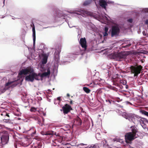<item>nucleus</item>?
I'll return each mask as SVG.
<instances>
[{
  "label": "nucleus",
  "mask_w": 148,
  "mask_h": 148,
  "mask_svg": "<svg viewBox=\"0 0 148 148\" xmlns=\"http://www.w3.org/2000/svg\"><path fill=\"white\" fill-rule=\"evenodd\" d=\"M47 71V72H45L41 74L40 73L37 74L34 72V70L32 67L29 66L25 69H22L19 72V75H26L30 74L29 75L25 77V79L26 80L33 82L34 79L36 80H39L40 76L41 78H42L44 77L49 75L51 74L49 69L48 68Z\"/></svg>",
  "instance_id": "nucleus-1"
},
{
  "label": "nucleus",
  "mask_w": 148,
  "mask_h": 148,
  "mask_svg": "<svg viewBox=\"0 0 148 148\" xmlns=\"http://www.w3.org/2000/svg\"><path fill=\"white\" fill-rule=\"evenodd\" d=\"M54 48H50L49 51L45 47L44 43H41L36 49V56H59L62 49V45L60 43H57L54 45Z\"/></svg>",
  "instance_id": "nucleus-2"
},
{
  "label": "nucleus",
  "mask_w": 148,
  "mask_h": 148,
  "mask_svg": "<svg viewBox=\"0 0 148 148\" xmlns=\"http://www.w3.org/2000/svg\"><path fill=\"white\" fill-rule=\"evenodd\" d=\"M53 12L54 15L55 16V20L56 22H60V23L62 24L66 21L70 27H70L69 23V21L65 16V14L61 10L57 8H55L53 10Z\"/></svg>",
  "instance_id": "nucleus-3"
},
{
  "label": "nucleus",
  "mask_w": 148,
  "mask_h": 148,
  "mask_svg": "<svg viewBox=\"0 0 148 148\" xmlns=\"http://www.w3.org/2000/svg\"><path fill=\"white\" fill-rule=\"evenodd\" d=\"M121 27L116 25L112 26L108 31L109 35L112 37H116L119 36Z\"/></svg>",
  "instance_id": "nucleus-4"
},
{
  "label": "nucleus",
  "mask_w": 148,
  "mask_h": 148,
  "mask_svg": "<svg viewBox=\"0 0 148 148\" xmlns=\"http://www.w3.org/2000/svg\"><path fill=\"white\" fill-rule=\"evenodd\" d=\"M75 11V12H73L72 13L76 14L77 15H80L84 17H86V14H87L96 19H97V16L95 14L90 12L88 11L83 10L80 9H78L76 10Z\"/></svg>",
  "instance_id": "nucleus-5"
},
{
  "label": "nucleus",
  "mask_w": 148,
  "mask_h": 148,
  "mask_svg": "<svg viewBox=\"0 0 148 148\" xmlns=\"http://www.w3.org/2000/svg\"><path fill=\"white\" fill-rule=\"evenodd\" d=\"M142 68V66L137 64L134 66H131L130 67L131 73L134 74L135 76H137L140 73Z\"/></svg>",
  "instance_id": "nucleus-6"
},
{
  "label": "nucleus",
  "mask_w": 148,
  "mask_h": 148,
  "mask_svg": "<svg viewBox=\"0 0 148 148\" xmlns=\"http://www.w3.org/2000/svg\"><path fill=\"white\" fill-rule=\"evenodd\" d=\"M9 135L7 132H5L1 135L0 140V146H2L7 144L9 141Z\"/></svg>",
  "instance_id": "nucleus-7"
},
{
  "label": "nucleus",
  "mask_w": 148,
  "mask_h": 148,
  "mask_svg": "<svg viewBox=\"0 0 148 148\" xmlns=\"http://www.w3.org/2000/svg\"><path fill=\"white\" fill-rule=\"evenodd\" d=\"M125 137L126 143L131 144L132 141L136 138L137 137L135 136L131 133L129 132L125 134Z\"/></svg>",
  "instance_id": "nucleus-8"
},
{
  "label": "nucleus",
  "mask_w": 148,
  "mask_h": 148,
  "mask_svg": "<svg viewBox=\"0 0 148 148\" xmlns=\"http://www.w3.org/2000/svg\"><path fill=\"white\" fill-rule=\"evenodd\" d=\"M116 76L115 77L112 78L113 85L118 87L121 89H122L123 88V86L120 84L121 79L119 77V75L118 74H117L116 75Z\"/></svg>",
  "instance_id": "nucleus-9"
},
{
  "label": "nucleus",
  "mask_w": 148,
  "mask_h": 148,
  "mask_svg": "<svg viewBox=\"0 0 148 148\" xmlns=\"http://www.w3.org/2000/svg\"><path fill=\"white\" fill-rule=\"evenodd\" d=\"M113 3V1H107L106 0H99L98 3L99 5L106 10L107 5Z\"/></svg>",
  "instance_id": "nucleus-10"
},
{
  "label": "nucleus",
  "mask_w": 148,
  "mask_h": 148,
  "mask_svg": "<svg viewBox=\"0 0 148 148\" xmlns=\"http://www.w3.org/2000/svg\"><path fill=\"white\" fill-rule=\"evenodd\" d=\"M32 25L33 26L32 27V37L33 40V47L32 48L34 50H35V46L36 43V31L35 27L34 22L33 21L32 22Z\"/></svg>",
  "instance_id": "nucleus-11"
},
{
  "label": "nucleus",
  "mask_w": 148,
  "mask_h": 148,
  "mask_svg": "<svg viewBox=\"0 0 148 148\" xmlns=\"http://www.w3.org/2000/svg\"><path fill=\"white\" fill-rule=\"evenodd\" d=\"M103 89L99 88L97 89L95 93L96 94V97L98 99H102V98L105 97V95L103 91Z\"/></svg>",
  "instance_id": "nucleus-12"
},
{
  "label": "nucleus",
  "mask_w": 148,
  "mask_h": 148,
  "mask_svg": "<svg viewBox=\"0 0 148 148\" xmlns=\"http://www.w3.org/2000/svg\"><path fill=\"white\" fill-rule=\"evenodd\" d=\"M62 109L64 114H68L71 110H73L71 106L67 104H65L62 107Z\"/></svg>",
  "instance_id": "nucleus-13"
},
{
  "label": "nucleus",
  "mask_w": 148,
  "mask_h": 148,
  "mask_svg": "<svg viewBox=\"0 0 148 148\" xmlns=\"http://www.w3.org/2000/svg\"><path fill=\"white\" fill-rule=\"evenodd\" d=\"M79 42L80 45L83 48H84L85 49L87 48V45L85 38H81L80 40L79 41Z\"/></svg>",
  "instance_id": "nucleus-14"
},
{
  "label": "nucleus",
  "mask_w": 148,
  "mask_h": 148,
  "mask_svg": "<svg viewBox=\"0 0 148 148\" xmlns=\"http://www.w3.org/2000/svg\"><path fill=\"white\" fill-rule=\"evenodd\" d=\"M1 116H3L2 119L3 120H10V116L8 113H7L6 112H3L1 114Z\"/></svg>",
  "instance_id": "nucleus-15"
},
{
  "label": "nucleus",
  "mask_w": 148,
  "mask_h": 148,
  "mask_svg": "<svg viewBox=\"0 0 148 148\" xmlns=\"http://www.w3.org/2000/svg\"><path fill=\"white\" fill-rule=\"evenodd\" d=\"M132 132H130L135 136H136L137 133L138 132V129L137 127L134 126H131V127Z\"/></svg>",
  "instance_id": "nucleus-16"
},
{
  "label": "nucleus",
  "mask_w": 148,
  "mask_h": 148,
  "mask_svg": "<svg viewBox=\"0 0 148 148\" xmlns=\"http://www.w3.org/2000/svg\"><path fill=\"white\" fill-rule=\"evenodd\" d=\"M126 56H111V58H113L115 60L121 61L123 59L126 58Z\"/></svg>",
  "instance_id": "nucleus-17"
},
{
  "label": "nucleus",
  "mask_w": 148,
  "mask_h": 148,
  "mask_svg": "<svg viewBox=\"0 0 148 148\" xmlns=\"http://www.w3.org/2000/svg\"><path fill=\"white\" fill-rule=\"evenodd\" d=\"M82 121L81 119L79 117H77L73 120V124L77 125L79 126L81 125Z\"/></svg>",
  "instance_id": "nucleus-18"
},
{
  "label": "nucleus",
  "mask_w": 148,
  "mask_h": 148,
  "mask_svg": "<svg viewBox=\"0 0 148 148\" xmlns=\"http://www.w3.org/2000/svg\"><path fill=\"white\" fill-rule=\"evenodd\" d=\"M14 81L8 82L5 84V87H8V88L10 87L12 88L14 87L17 85V84H14Z\"/></svg>",
  "instance_id": "nucleus-19"
},
{
  "label": "nucleus",
  "mask_w": 148,
  "mask_h": 148,
  "mask_svg": "<svg viewBox=\"0 0 148 148\" xmlns=\"http://www.w3.org/2000/svg\"><path fill=\"white\" fill-rule=\"evenodd\" d=\"M125 118L128 119L130 122L132 120V119L135 116L134 114H126L125 115Z\"/></svg>",
  "instance_id": "nucleus-20"
},
{
  "label": "nucleus",
  "mask_w": 148,
  "mask_h": 148,
  "mask_svg": "<svg viewBox=\"0 0 148 148\" xmlns=\"http://www.w3.org/2000/svg\"><path fill=\"white\" fill-rule=\"evenodd\" d=\"M97 0H86L83 3L82 5L84 6H87L89 5L91 3L92 1H94L96 5V1Z\"/></svg>",
  "instance_id": "nucleus-21"
},
{
  "label": "nucleus",
  "mask_w": 148,
  "mask_h": 148,
  "mask_svg": "<svg viewBox=\"0 0 148 148\" xmlns=\"http://www.w3.org/2000/svg\"><path fill=\"white\" fill-rule=\"evenodd\" d=\"M41 134L42 135H49L51 136L54 134L53 132V131H48L46 132H42Z\"/></svg>",
  "instance_id": "nucleus-22"
},
{
  "label": "nucleus",
  "mask_w": 148,
  "mask_h": 148,
  "mask_svg": "<svg viewBox=\"0 0 148 148\" xmlns=\"http://www.w3.org/2000/svg\"><path fill=\"white\" fill-rule=\"evenodd\" d=\"M140 123V124L142 125H145L148 122L147 120L145 119L142 118L139 120Z\"/></svg>",
  "instance_id": "nucleus-23"
},
{
  "label": "nucleus",
  "mask_w": 148,
  "mask_h": 148,
  "mask_svg": "<svg viewBox=\"0 0 148 148\" xmlns=\"http://www.w3.org/2000/svg\"><path fill=\"white\" fill-rule=\"evenodd\" d=\"M48 56H44V57L42 60V63L43 64H46L47 62V60Z\"/></svg>",
  "instance_id": "nucleus-24"
},
{
  "label": "nucleus",
  "mask_w": 148,
  "mask_h": 148,
  "mask_svg": "<svg viewBox=\"0 0 148 148\" xmlns=\"http://www.w3.org/2000/svg\"><path fill=\"white\" fill-rule=\"evenodd\" d=\"M140 11L142 13L148 12V8H144L140 9Z\"/></svg>",
  "instance_id": "nucleus-25"
},
{
  "label": "nucleus",
  "mask_w": 148,
  "mask_h": 148,
  "mask_svg": "<svg viewBox=\"0 0 148 148\" xmlns=\"http://www.w3.org/2000/svg\"><path fill=\"white\" fill-rule=\"evenodd\" d=\"M140 113L143 114L148 117V112H147L144 110H140Z\"/></svg>",
  "instance_id": "nucleus-26"
},
{
  "label": "nucleus",
  "mask_w": 148,
  "mask_h": 148,
  "mask_svg": "<svg viewBox=\"0 0 148 148\" xmlns=\"http://www.w3.org/2000/svg\"><path fill=\"white\" fill-rule=\"evenodd\" d=\"M83 90L86 93H89L90 91V90L88 88L84 87L83 88Z\"/></svg>",
  "instance_id": "nucleus-27"
},
{
  "label": "nucleus",
  "mask_w": 148,
  "mask_h": 148,
  "mask_svg": "<svg viewBox=\"0 0 148 148\" xmlns=\"http://www.w3.org/2000/svg\"><path fill=\"white\" fill-rule=\"evenodd\" d=\"M102 33H103V38H104V40L103 41V42L104 41V40L106 41V39L105 38V37L107 36L108 35V34H108V32H103Z\"/></svg>",
  "instance_id": "nucleus-28"
},
{
  "label": "nucleus",
  "mask_w": 148,
  "mask_h": 148,
  "mask_svg": "<svg viewBox=\"0 0 148 148\" xmlns=\"http://www.w3.org/2000/svg\"><path fill=\"white\" fill-rule=\"evenodd\" d=\"M127 21L129 23H132L133 21V19L132 18H130L127 19Z\"/></svg>",
  "instance_id": "nucleus-29"
},
{
  "label": "nucleus",
  "mask_w": 148,
  "mask_h": 148,
  "mask_svg": "<svg viewBox=\"0 0 148 148\" xmlns=\"http://www.w3.org/2000/svg\"><path fill=\"white\" fill-rule=\"evenodd\" d=\"M132 14L134 13V15L136 17H137L139 15V13L136 12L135 11H133L131 12Z\"/></svg>",
  "instance_id": "nucleus-30"
},
{
  "label": "nucleus",
  "mask_w": 148,
  "mask_h": 148,
  "mask_svg": "<svg viewBox=\"0 0 148 148\" xmlns=\"http://www.w3.org/2000/svg\"><path fill=\"white\" fill-rule=\"evenodd\" d=\"M126 84V81L124 80H121V81H120V84L121 85V84H122L125 85Z\"/></svg>",
  "instance_id": "nucleus-31"
},
{
  "label": "nucleus",
  "mask_w": 148,
  "mask_h": 148,
  "mask_svg": "<svg viewBox=\"0 0 148 148\" xmlns=\"http://www.w3.org/2000/svg\"><path fill=\"white\" fill-rule=\"evenodd\" d=\"M143 35L144 36H145L147 37H148V34L147 33V32L145 30H143L142 32Z\"/></svg>",
  "instance_id": "nucleus-32"
},
{
  "label": "nucleus",
  "mask_w": 148,
  "mask_h": 148,
  "mask_svg": "<svg viewBox=\"0 0 148 148\" xmlns=\"http://www.w3.org/2000/svg\"><path fill=\"white\" fill-rule=\"evenodd\" d=\"M36 108L34 107H31L30 109V111L31 112H35L36 111Z\"/></svg>",
  "instance_id": "nucleus-33"
},
{
  "label": "nucleus",
  "mask_w": 148,
  "mask_h": 148,
  "mask_svg": "<svg viewBox=\"0 0 148 148\" xmlns=\"http://www.w3.org/2000/svg\"><path fill=\"white\" fill-rule=\"evenodd\" d=\"M108 27L107 26H105L104 27V30L105 32H108Z\"/></svg>",
  "instance_id": "nucleus-34"
},
{
  "label": "nucleus",
  "mask_w": 148,
  "mask_h": 148,
  "mask_svg": "<svg viewBox=\"0 0 148 148\" xmlns=\"http://www.w3.org/2000/svg\"><path fill=\"white\" fill-rule=\"evenodd\" d=\"M144 23L145 25H147L148 27V19H146L144 21Z\"/></svg>",
  "instance_id": "nucleus-35"
},
{
  "label": "nucleus",
  "mask_w": 148,
  "mask_h": 148,
  "mask_svg": "<svg viewBox=\"0 0 148 148\" xmlns=\"http://www.w3.org/2000/svg\"><path fill=\"white\" fill-rule=\"evenodd\" d=\"M136 117L135 116L133 118V119H132V120L131 122H133L134 123V122L136 121Z\"/></svg>",
  "instance_id": "nucleus-36"
},
{
  "label": "nucleus",
  "mask_w": 148,
  "mask_h": 148,
  "mask_svg": "<svg viewBox=\"0 0 148 148\" xmlns=\"http://www.w3.org/2000/svg\"><path fill=\"white\" fill-rule=\"evenodd\" d=\"M89 146L88 147L89 148H96V146L95 145H92L90 146Z\"/></svg>",
  "instance_id": "nucleus-37"
},
{
  "label": "nucleus",
  "mask_w": 148,
  "mask_h": 148,
  "mask_svg": "<svg viewBox=\"0 0 148 148\" xmlns=\"http://www.w3.org/2000/svg\"><path fill=\"white\" fill-rule=\"evenodd\" d=\"M25 35H22V40L23 41V42L24 43L25 42Z\"/></svg>",
  "instance_id": "nucleus-38"
},
{
  "label": "nucleus",
  "mask_w": 148,
  "mask_h": 148,
  "mask_svg": "<svg viewBox=\"0 0 148 148\" xmlns=\"http://www.w3.org/2000/svg\"><path fill=\"white\" fill-rule=\"evenodd\" d=\"M68 119H72V117L70 115H68Z\"/></svg>",
  "instance_id": "nucleus-39"
},
{
  "label": "nucleus",
  "mask_w": 148,
  "mask_h": 148,
  "mask_svg": "<svg viewBox=\"0 0 148 148\" xmlns=\"http://www.w3.org/2000/svg\"><path fill=\"white\" fill-rule=\"evenodd\" d=\"M103 143L104 144V145L105 144H106V140H103V141L102 142H101V143Z\"/></svg>",
  "instance_id": "nucleus-40"
},
{
  "label": "nucleus",
  "mask_w": 148,
  "mask_h": 148,
  "mask_svg": "<svg viewBox=\"0 0 148 148\" xmlns=\"http://www.w3.org/2000/svg\"><path fill=\"white\" fill-rule=\"evenodd\" d=\"M78 35L77 36V37H79V38L80 36V34L79 33V32H78Z\"/></svg>",
  "instance_id": "nucleus-41"
},
{
  "label": "nucleus",
  "mask_w": 148,
  "mask_h": 148,
  "mask_svg": "<svg viewBox=\"0 0 148 148\" xmlns=\"http://www.w3.org/2000/svg\"><path fill=\"white\" fill-rule=\"evenodd\" d=\"M106 19L107 21H108L109 20V19L106 16H104Z\"/></svg>",
  "instance_id": "nucleus-42"
},
{
  "label": "nucleus",
  "mask_w": 148,
  "mask_h": 148,
  "mask_svg": "<svg viewBox=\"0 0 148 148\" xmlns=\"http://www.w3.org/2000/svg\"><path fill=\"white\" fill-rule=\"evenodd\" d=\"M60 99H61V98L60 97H58L57 98V100L59 101H60Z\"/></svg>",
  "instance_id": "nucleus-43"
},
{
  "label": "nucleus",
  "mask_w": 148,
  "mask_h": 148,
  "mask_svg": "<svg viewBox=\"0 0 148 148\" xmlns=\"http://www.w3.org/2000/svg\"><path fill=\"white\" fill-rule=\"evenodd\" d=\"M145 18H148V16L147 15H145L143 17V19Z\"/></svg>",
  "instance_id": "nucleus-44"
},
{
  "label": "nucleus",
  "mask_w": 148,
  "mask_h": 148,
  "mask_svg": "<svg viewBox=\"0 0 148 148\" xmlns=\"http://www.w3.org/2000/svg\"><path fill=\"white\" fill-rule=\"evenodd\" d=\"M79 145H82V146L84 145H86V144H84L82 143H80Z\"/></svg>",
  "instance_id": "nucleus-45"
},
{
  "label": "nucleus",
  "mask_w": 148,
  "mask_h": 148,
  "mask_svg": "<svg viewBox=\"0 0 148 148\" xmlns=\"http://www.w3.org/2000/svg\"><path fill=\"white\" fill-rule=\"evenodd\" d=\"M143 53L147 55V54H148V51H147L145 52H144V53Z\"/></svg>",
  "instance_id": "nucleus-46"
},
{
  "label": "nucleus",
  "mask_w": 148,
  "mask_h": 148,
  "mask_svg": "<svg viewBox=\"0 0 148 148\" xmlns=\"http://www.w3.org/2000/svg\"><path fill=\"white\" fill-rule=\"evenodd\" d=\"M39 24L41 26H43V24H42V22H40V23H39Z\"/></svg>",
  "instance_id": "nucleus-47"
},
{
  "label": "nucleus",
  "mask_w": 148,
  "mask_h": 148,
  "mask_svg": "<svg viewBox=\"0 0 148 148\" xmlns=\"http://www.w3.org/2000/svg\"><path fill=\"white\" fill-rule=\"evenodd\" d=\"M67 95V97H69L70 96V94H69V93H67V95Z\"/></svg>",
  "instance_id": "nucleus-48"
},
{
  "label": "nucleus",
  "mask_w": 148,
  "mask_h": 148,
  "mask_svg": "<svg viewBox=\"0 0 148 148\" xmlns=\"http://www.w3.org/2000/svg\"><path fill=\"white\" fill-rule=\"evenodd\" d=\"M49 27H43V29H46V28H47Z\"/></svg>",
  "instance_id": "nucleus-49"
},
{
  "label": "nucleus",
  "mask_w": 148,
  "mask_h": 148,
  "mask_svg": "<svg viewBox=\"0 0 148 148\" xmlns=\"http://www.w3.org/2000/svg\"><path fill=\"white\" fill-rule=\"evenodd\" d=\"M5 0H3V4H4V5H3V6H4V5H5Z\"/></svg>",
  "instance_id": "nucleus-50"
},
{
  "label": "nucleus",
  "mask_w": 148,
  "mask_h": 148,
  "mask_svg": "<svg viewBox=\"0 0 148 148\" xmlns=\"http://www.w3.org/2000/svg\"><path fill=\"white\" fill-rule=\"evenodd\" d=\"M70 104H73V102L72 100H71L70 101Z\"/></svg>",
  "instance_id": "nucleus-51"
},
{
  "label": "nucleus",
  "mask_w": 148,
  "mask_h": 148,
  "mask_svg": "<svg viewBox=\"0 0 148 148\" xmlns=\"http://www.w3.org/2000/svg\"><path fill=\"white\" fill-rule=\"evenodd\" d=\"M108 56H116V55H112V54H109V55Z\"/></svg>",
  "instance_id": "nucleus-52"
},
{
  "label": "nucleus",
  "mask_w": 148,
  "mask_h": 148,
  "mask_svg": "<svg viewBox=\"0 0 148 148\" xmlns=\"http://www.w3.org/2000/svg\"><path fill=\"white\" fill-rule=\"evenodd\" d=\"M36 132V131H35V132H34L33 133V134H35Z\"/></svg>",
  "instance_id": "nucleus-53"
},
{
  "label": "nucleus",
  "mask_w": 148,
  "mask_h": 148,
  "mask_svg": "<svg viewBox=\"0 0 148 148\" xmlns=\"http://www.w3.org/2000/svg\"><path fill=\"white\" fill-rule=\"evenodd\" d=\"M141 61L142 62V63H143V62H144L143 60H141Z\"/></svg>",
  "instance_id": "nucleus-54"
},
{
  "label": "nucleus",
  "mask_w": 148,
  "mask_h": 148,
  "mask_svg": "<svg viewBox=\"0 0 148 148\" xmlns=\"http://www.w3.org/2000/svg\"><path fill=\"white\" fill-rule=\"evenodd\" d=\"M122 56H128V55H122Z\"/></svg>",
  "instance_id": "nucleus-55"
},
{
  "label": "nucleus",
  "mask_w": 148,
  "mask_h": 148,
  "mask_svg": "<svg viewBox=\"0 0 148 148\" xmlns=\"http://www.w3.org/2000/svg\"><path fill=\"white\" fill-rule=\"evenodd\" d=\"M98 134H98V133H97V134H96V136H97V135Z\"/></svg>",
  "instance_id": "nucleus-56"
},
{
  "label": "nucleus",
  "mask_w": 148,
  "mask_h": 148,
  "mask_svg": "<svg viewBox=\"0 0 148 148\" xmlns=\"http://www.w3.org/2000/svg\"><path fill=\"white\" fill-rule=\"evenodd\" d=\"M143 58H146V57L145 56H144Z\"/></svg>",
  "instance_id": "nucleus-57"
},
{
  "label": "nucleus",
  "mask_w": 148,
  "mask_h": 148,
  "mask_svg": "<svg viewBox=\"0 0 148 148\" xmlns=\"http://www.w3.org/2000/svg\"><path fill=\"white\" fill-rule=\"evenodd\" d=\"M80 33H81V30H80Z\"/></svg>",
  "instance_id": "nucleus-58"
},
{
  "label": "nucleus",
  "mask_w": 148,
  "mask_h": 148,
  "mask_svg": "<svg viewBox=\"0 0 148 148\" xmlns=\"http://www.w3.org/2000/svg\"><path fill=\"white\" fill-rule=\"evenodd\" d=\"M30 56H32V54H31Z\"/></svg>",
  "instance_id": "nucleus-59"
},
{
  "label": "nucleus",
  "mask_w": 148,
  "mask_h": 148,
  "mask_svg": "<svg viewBox=\"0 0 148 148\" xmlns=\"http://www.w3.org/2000/svg\"><path fill=\"white\" fill-rule=\"evenodd\" d=\"M92 84V83H91V84H90V85H91V84Z\"/></svg>",
  "instance_id": "nucleus-60"
},
{
  "label": "nucleus",
  "mask_w": 148,
  "mask_h": 148,
  "mask_svg": "<svg viewBox=\"0 0 148 148\" xmlns=\"http://www.w3.org/2000/svg\"><path fill=\"white\" fill-rule=\"evenodd\" d=\"M129 103H130L131 104V103H130V102H129Z\"/></svg>",
  "instance_id": "nucleus-61"
},
{
  "label": "nucleus",
  "mask_w": 148,
  "mask_h": 148,
  "mask_svg": "<svg viewBox=\"0 0 148 148\" xmlns=\"http://www.w3.org/2000/svg\"><path fill=\"white\" fill-rule=\"evenodd\" d=\"M4 17H3L2 18H3Z\"/></svg>",
  "instance_id": "nucleus-62"
}]
</instances>
